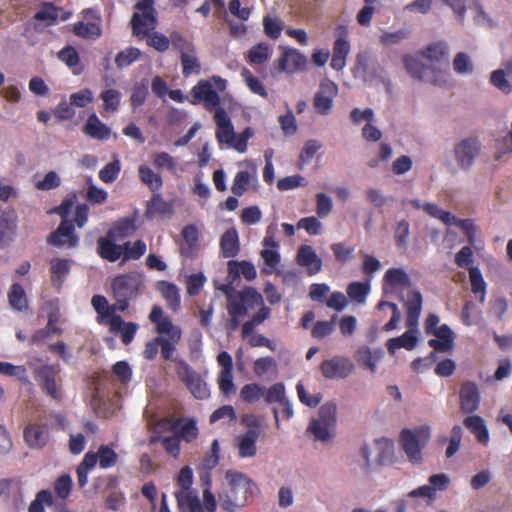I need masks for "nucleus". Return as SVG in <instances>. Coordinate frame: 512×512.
<instances>
[{
    "label": "nucleus",
    "mask_w": 512,
    "mask_h": 512,
    "mask_svg": "<svg viewBox=\"0 0 512 512\" xmlns=\"http://www.w3.org/2000/svg\"><path fill=\"white\" fill-rule=\"evenodd\" d=\"M423 298L419 291L412 290L407 295L405 303L406 326L409 329H415L418 325L419 316L422 310Z\"/></svg>",
    "instance_id": "22"
},
{
    "label": "nucleus",
    "mask_w": 512,
    "mask_h": 512,
    "mask_svg": "<svg viewBox=\"0 0 512 512\" xmlns=\"http://www.w3.org/2000/svg\"><path fill=\"white\" fill-rule=\"evenodd\" d=\"M464 426L475 435L478 442L487 444L489 432L482 417L478 415L468 416L463 421Z\"/></svg>",
    "instance_id": "36"
},
{
    "label": "nucleus",
    "mask_w": 512,
    "mask_h": 512,
    "mask_svg": "<svg viewBox=\"0 0 512 512\" xmlns=\"http://www.w3.org/2000/svg\"><path fill=\"white\" fill-rule=\"evenodd\" d=\"M140 180L153 192L160 190L163 185L161 176L155 173L149 166L140 165L138 169Z\"/></svg>",
    "instance_id": "43"
},
{
    "label": "nucleus",
    "mask_w": 512,
    "mask_h": 512,
    "mask_svg": "<svg viewBox=\"0 0 512 512\" xmlns=\"http://www.w3.org/2000/svg\"><path fill=\"white\" fill-rule=\"evenodd\" d=\"M251 177L247 170L237 172L231 186L232 193L235 196H242L250 185Z\"/></svg>",
    "instance_id": "58"
},
{
    "label": "nucleus",
    "mask_w": 512,
    "mask_h": 512,
    "mask_svg": "<svg viewBox=\"0 0 512 512\" xmlns=\"http://www.w3.org/2000/svg\"><path fill=\"white\" fill-rule=\"evenodd\" d=\"M338 94L337 85L331 80H323L320 83L319 91L313 99V106L317 113L327 115L333 106V100Z\"/></svg>",
    "instance_id": "13"
},
{
    "label": "nucleus",
    "mask_w": 512,
    "mask_h": 512,
    "mask_svg": "<svg viewBox=\"0 0 512 512\" xmlns=\"http://www.w3.org/2000/svg\"><path fill=\"white\" fill-rule=\"evenodd\" d=\"M24 439L32 448H42L48 441V431L40 424H30L24 430Z\"/></svg>",
    "instance_id": "31"
},
{
    "label": "nucleus",
    "mask_w": 512,
    "mask_h": 512,
    "mask_svg": "<svg viewBox=\"0 0 512 512\" xmlns=\"http://www.w3.org/2000/svg\"><path fill=\"white\" fill-rule=\"evenodd\" d=\"M152 162L156 169H167L170 172L176 171V161L167 152H157L152 155Z\"/></svg>",
    "instance_id": "63"
},
{
    "label": "nucleus",
    "mask_w": 512,
    "mask_h": 512,
    "mask_svg": "<svg viewBox=\"0 0 512 512\" xmlns=\"http://www.w3.org/2000/svg\"><path fill=\"white\" fill-rule=\"evenodd\" d=\"M214 121L216 123L215 136L219 144H228L234 138V127L231 119L224 108L216 109L214 113Z\"/></svg>",
    "instance_id": "17"
},
{
    "label": "nucleus",
    "mask_w": 512,
    "mask_h": 512,
    "mask_svg": "<svg viewBox=\"0 0 512 512\" xmlns=\"http://www.w3.org/2000/svg\"><path fill=\"white\" fill-rule=\"evenodd\" d=\"M130 23L133 35L137 36L138 38L146 37V42L149 46L153 47L158 52H165L169 49V37L157 31L149 33L147 30L143 29L144 22L138 12H135L132 15Z\"/></svg>",
    "instance_id": "10"
},
{
    "label": "nucleus",
    "mask_w": 512,
    "mask_h": 512,
    "mask_svg": "<svg viewBox=\"0 0 512 512\" xmlns=\"http://www.w3.org/2000/svg\"><path fill=\"white\" fill-rule=\"evenodd\" d=\"M350 51V44L347 40V32L343 29L333 45V54L330 66L337 71L342 70L346 65V58Z\"/></svg>",
    "instance_id": "24"
},
{
    "label": "nucleus",
    "mask_w": 512,
    "mask_h": 512,
    "mask_svg": "<svg viewBox=\"0 0 512 512\" xmlns=\"http://www.w3.org/2000/svg\"><path fill=\"white\" fill-rule=\"evenodd\" d=\"M158 440L161 441L162 447L167 452V454L171 455L175 459L179 457L181 450L180 439L175 434L163 438H160L158 436H152L150 438V444H154Z\"/></svg>",
    "instance_id": "51"
},
{
    "label": "nucleus",
    "mask_w": 512,
    "mask_h": 512,
    "mask_svg": "<svg viewBox=\"0 0 512 512\" xmlns=\"http://www.w3.org/2000/svg\"><path fill=\"white\" fill-rule=\"evenodd\" d=\"M58 58L73 70L74 74H80L82 68H77L80 62L78 51L73 46H66L58 52Z\"/></svg>",
    "instance_id": "47"
},
{
    "label": "nucleus",
    "mask_w": 512,
    "mask_h": 512,
    "mask_svg": "<svg viewBox=\"0 0 512 512\" xmlns=\"http://www.w3.org/2000/svg\"><path fill=\"white\" fill-rule=\"evenodd\" d=\"M143 285V275L136 271L115 276L111 281L113 298L117 302L118 311L128 309L131 300L136 298Z\"/></svg>",
    "instance_id": "3"
},
{
    "label": "nucleus",
    "mask_w": 512,
    "mask_h": 512,
    "mask_svg": "<svg viewBox=\"0 0 512 512\" xmlns=\"http://www.w3.org/2000/svg\"><path fill=\"white\" fill-rule=\"evenodd\" d=\"M240 274L248 281L254 280L257 276L256 268L251 262L230 260L228 262V277L234 280Z\"/></svg>",
    "instance_id": "34"
},
{
    "label": "nucleus",
    "mask_w": 512,
    "mask_h": 512,
    "mask_svg": "<svg viewBox=\"0 0 512 512\" xmlns=\"http://www.w3.org/2000/svg\"><path fill=\"white\" fill-rule=\"evenodd\" d=\"M346 292L352 301L364 304L370 292V284L368 282H352L347 286Z\"/></svg>",
    "instance_id": "45"
},
{
    "label": "nucleus",
    "mask_w": 512,
    "mask_h": 512,
    "mask_svg": "<svg viewBox=\"0 0 512 512\" xmlns=\"http://www.w3.org/2000/svg\"><path fill=\"white\" fill-rule=\"evenodd\" d=\"M53 505V496L50 490L39 491L30 503L28 512H45V506Z\"/></svg>",
    "instance_id": "56"
},
{
    "label": "nucleus",
    "mask_w": 512,
    "mask_h": 512,
    "mask_svg": "<svg viewBox=\"0 0 512 512\" xmlns=\"http://www.w3.org/2000/svg\"><path fill=\"white\" fill-rule=\"evenodd\" d=\"M83 132L93 139L107 140L110 137L111 129L102 123L95 113H92L88 116Z\"/></svg>",
    "instance_id": "29"
},
{
    "label": "nucleus",
    "mask_w": 512,
    "mask_h": 512,
    "mask_svg": "<svg viewBox=\"0 0 512 512\" xmlns=\"http://www.w3.org/2000/svg\"><path fill=\"white\" fill-rule=\"evenodd\" d=\"M469 277L471 282V290L474 294H481L480 300L484 301L486 293V282L478 267L469 268Z\"/></svg>",
    "instance_id": "57"
},
{
    "label": "nucleus",
    "mask_w": 512,
    "mask_h": 512,
    "mask_svg": "<svg viewBox=\"0 0 512 512\" xmlns=\"http://www.w3.org/2000/svg\"><path fill=\"white\" fill-rule=\"evenodd\" d=\"M263 298L254 288H246L236 294L227 293V311L229 316L244 317L249 308L261 305Z\"/></svg>",
    "instance_id": "7"
},
{
    "label": "nucleus",
    "mask_w": 512,
    "mask_h": 512,
    "mask_svg": "<svg viewBox=\"0 0 512 512\" xmlns=\"http://www.w3.org/2000/svg\"><path fill=\"white\" fill-rule=\"evenodd\" d=\"M227 87V81L220 76L213 75L209 79L199 80L190 91L189 102L192 105L203 104L209 112L216 111L220 106L219 92Z\"/></svg>",
    "instance_id": "2"
},
{
    "label": "nucleus",
    "mask_w": 512,
    "mask_h": 512,
    "mask_svg": "<svg viewBox=\"0 0 512 512\" xmlns=\"http://www.w3.org/2000/svg\"><path fill=\"white\" fill-rule=\"evenodd\" d=\"M146 249V243L143 240H137L132 245L130 242L124 243L122 262L140 259L145 254Z\"/></svg>",
    "instance_id": "50"
},
{
    "label": "nucleus",
    "mask_w": 512,
    "mask_h": 512,
    "mask_svg": "<svg viewBox=\"0 0 512 512\" xmlns=\"http://www.w3.org/2000/svg\"><path fill=\"white\" fill-rule=\"evenodd\" d=\"M384 282L392 287L406 285L409 282L407 274L400 268H390L384 275Z\"/></svg>",
    "instance_id": "64"
},
{
    "label": "nucleus",
    "mask_w": 512,
    "mask_h": 512,
    "mask_svg": "<svg viewBox=\"0 0 512 512\" xmlns=\"http://www.w3.org/2000/svg\"><path fill=\"white\" fill-rule=\"evenodd\" d=\"M306 66V56L293 48H283V53L277 60L278 69L290 74L304 71Z\"/></svg>",
    "instance_id": "15"
},
{
    "label": "nucleus",
    "mask_w": 512,
    "mask_h": 512,
    "mask_svg": "<svg viewBox=\"0 0 512 512\" xmlns=\"http://www.w3.org/2000/svg\"><path fill=\"white\" fill-rule=\"evenodd\" d=\"M320 369L327 379L346 378L354 370V364L349 358L334 356L331 359L324 360Z\"/></svg>",
    "instance_id": "12"
},
{
    "label": "nucleus",
    "mask_w": 512,
    "mask_h": 512,
    "mask_svg": "<svg viewBox=\"0 0 512 512\" xmlns=\"http://www.w3.org/2000/svg\"><path fill=\"white\" fill-rule=\"evenodd\" d=\"M175 372L181 382L195 398L203 400L210 396V390L207 383L185 360L177 361Z\"/></svg>",
    "instance_id": "6"
},
{
    "label": "nucleus",
    "mask_w": 512,
    "mask_h": 512,
    "mask_svg": "<svg viewBox=\"0 0 512 512\" xmlns=\"http://www.w3.org/2000/svg\"><path fill=\"white\" fill-rule=\"evenodd\" d=\"M265 267L262 268L264 274H272L280 263V254L275 249H263L260 253Z\"/></svg>",
    "instance_id": "61"
},
{
    "label": "nucleus",
    "mask_w": 512,
    "mask_h": 512,
    "mask_svg": "<svg viewBox=\"0 0 512 512\" xmlns=\"http://www.w3.org/2000/svg\"><path fill=\"white\" fill-rule=\"evenodd\" d=\"M137 230L136 220L132 217H124L117 220L113 226L107 231L108 236H113L118 240H122L132 236Z\"/></svg>",
    "instance_id": "33"
},
{
    "label": "nucleus",
    "mask_w": 512,
    "mask_h": 512,
    "mask_svg": "<svg viewBox=\"0 0 512 512\" xmlns=\"http://www.w3.org/2000/svg\"><path fill=\"white\" fill-rule=\"evenodd\" d=\"M17 214L13 208H7L0 213V237L10 238L16 228Z\"/></svg>",
    "instance_id": "40"
},
{
    "label": "nucleus",
    "mask_w": 512,
    "mask_h": 512,
    "mask_svg": "<svg viewBox=\"0 0 512 512\" xmlns=\"http://www.w3.org/2000/svg\"><path fill=\"white\" fill-rule=\"evenodd\" d=\"M116 241L118 239L108 236V233L106 236L99 237L97 239V254L99 257L109 262H116L122 258L123 245L116 244Z\"/></svg>",
    "instance_id": "19"
},
{
    "label": "nucleus",
    "mask_w": 512,
    "mask_h": 512,
    "mask_svg": "<svg viewBox=\"0 0 512 512\" xmlns=\"http://www.w3.org/2000/svg\"><path fill=\"white\" fill-rule=\"evenodd\" d=\"M336 414L337 406L335 403L323 404L318 411V416L311 419L307 432L311 433L315 440L321 442L330 440L336 427Z\"/></svg>",
    "instance_id": "4"
},
{
    "label": "nucleus",
    "mask_w": 512,
    "mask_h": 512,
    "mask_svg": "<svg viewBox=\"0 0 512 512\" xmlns=\"http://www.w3.org/2000/svg\"><path fill=\"white\" fill-rule=\"evenodd\" d=\"M171 430L180 440L187 443L193 442L199 434L197 423L192 418L175 419L171 425Z\"/></svg>",
    "instance_id": "23"
},
{
    "label": "nucleus",
    "mask_w": 512,
    "mask_h": 512,
    "mask_svg": "<svg viewBox=\"0 0 512 512\" xmlns=\"http://www.w3.org/2000/svg\"><path fill=\"white\" fill-rule=\"evenodd\" d=\"M481 144L476 137H468L461 140L454 147L455 158L458 166L468 170L480 153Z\"/></svg>",
    "instance_id": "11"
},
{
    "label": "nucleus",
    "mask_w": 512,
    "mask_h": 512,
    "mask_svg": "<svg viewBox=\"0 0 512 512\" xmlns=\"http://www.w3.org/2000/svg\"><path fill=\"white\" fill-rule=\"evenodd\" d=\"M403 63L409 75L414 79L429 82L433 85H440V78L442 77V71L440 69L428 67L411 55H405L403 57Z\"/></svg>",
    "instance_id": "9"
},
{
    "label": "nucleus",
    "mask_w": 512,
    "mask_h": 512,
    "mask_svg": "<svg viewBox=\"0 0 512 512\" xmlns=\"http://www.w3.org/2000/svg\"><path fill=\"white\" fill-rule=\"evenodd\" d=\"M8 301L12 309L22 312L28 309V299L21 284L13 283L8 291Z\"/></svg>",
    "instance_id": "37"
},
{
    "label": "nucleus",
    "mask_w": 512,
    "mask_h": 512,
    "mask_svg": "<svg viewBox=\"0 0 512 512\" xmlns=\"http://www.w3.org/2000/svg\"><path fill=\"white\" fill-rule=\"evenodd\" d=\"M95 454L97 455L99 466L103 469L111 468L117 463L118 455L108 445H101Z\"/></svg>",
    "instance_id": "54"
},
{
    "label": "nucleus",
    "mask_w": 512,
    "mask_h": 512,
    "mask_svg": "<svg viewBox=\"0 0 512 512\" xmlns=\"http://www.w3.org/2000/svg\"><path fill=\"white\" fill-rule=\"evenodd\" d=\"M263 399L266 404H281L286 399L284 384L278 382L271 385L268 389L264 386Z\"/></svg>",
    "instance_id": "53"
},
{
    "label": "nucleus",
    "mask_w": 512,
    "mask_h": 512,
    "mask_svg": "<svg viewBox=\"0 0 512 512\" xmlns=\"http://www.w3.org/2000/svg\"><path fill=\"white\" fill-rule=\"evenodd\" d=\"M219 452V442L217 439H214L211 444L210 452L206 454L201 461L200 470L211 471L215 468L219 463Z\"/></svg>",
    "instance_id": "60"
},
{
    "label": "nucleus",
    "mask_w": 512,
    "mask_h": 512,
    "mask_svg": "<svg viewBox=\"0 0 512 512\" xmlns=\"http://www.w3.org/2000/svg\"><path fill=\"white\" fill-rule=\"evenodd\" d=\"M72 263V260L65 258H52L50 260V278L54 287L61 288L70 273Z\"/></svg>",
    "instance_id": "26"
},
{
    "label": "nucleus",
    "mask_w": 512,
    "mask_h": 512,
    "mask_svg": "<svg viewBox=\"0 0 512 512\" xmlns=\"http://www.w3.org/2000/svg\"><path fill=\"white\" fill-rule=\"evenodd\" d=\"M91 304L97 312L98 322L101 324L108 325V320L118 315L116 314V311H118L117 302L109 305L107 299L102 295H94L91 299Z\"/></svg>",
    "instance_id": "28"
},
{
    "label": "nucleus",
    "mask_w": 512,
    "mask_h": 512,
    "mask_svg": "<svg viewBox=\"0 0 512 512\" xmlns=\"http://www.w3.org/2000/svg\"><path fill=\"white\" fill-rule=\"evenodd\" d=\"M141 56L140 49L136 47H128L120 51L115 57V64L117 68L123 69L130 66L133 62L138 60Z\"/></svg>",
    "instance_id": "55"
},
{
    "label": "nucleus",
    "mask_w": 512,
    "mask_h": 512,
    "mask_svg": "<svg viewBox=\"0 0 512 512\" xmlns=\"http://www.w3.org/2000/svg\"><path fill=\"white\" fill-rule=\"evenodd\" d=\"M241 75L247 85V87L250 89V91L254 94H257L263 98H267L268 93L264 87V85L261 83V81L255 77L252 72L244 68L241 72Z\"/></svg>",
    "instance_id": "59"
},
{
    "label": "nucleus",
    "mask_w": 512,
    "mask_h": 512,
    "mask_svg": "<svg viewBox=\"0 0 512 512\" xmlns=\"http://www.w3.org/2000/svg\"><path fill=\"white\" fill-rule=\"evenodd\" d=\"M298 265L305 267L309 275H315L322 269V260L310 245H301L296 254Z\"/></svg>",
    "instance_id": "20"
},
{
    "label": "nucleus",
    "mask_w": 512,
    "mask_h": 512,
    "mask_svg": "<svg viewBox=\"0 0 512 512\" xmlns=\"http://www.w3.org/2000/svg\"><path fill=\"white\" fill-rule=\"evenodd\" d=\"M430 438V427L421 426L414 430L403 429L399 436V442L410 462L419 464L422 462V448Z\"/></svg>",
    "instance_id": "5"
},
{
    "label": "nucleus",
    "mask_w": 512,
    "mask_h": 512,
    "mask_svg": "<svg viewBox=\"0 0 512 512\" xmlns=\"http://www.w3.org/2000/svg\"><path fill=\"white\" fill-rule=\"evenodd\" d=\"M109 330L113 334L120 333L121 340L125 345L130 344L138 330V325L134 322H125L120 315L114 316L108 320Z\"/></svg>",
    "instance_id": "25"
},
{
    "label": "nucleus",
    "mask_w": 512,
    "mask_h": 512,
    "mask_svg": "<svg viewBox=\"0 0 512 512\" xmlns=\"http://www.w3.org/2000/svg\"><path fill=\"white\" fill-rule=\"evenodd\" d=\"M261 435L254 432H244L236 437L238 457L241 459L252 458L257 454L256 443Z\"/></svg>",
    "instance_id": "27"
},
{
    "label": "nucleus",
    "mask_w": 512,
    "mask_h": 512,
    "mask_svg": "<svg viewBox=\"0 0 512 512\" xmlns=\"http://www.w3.org/2000/svg\"><path fill=\"white\" fill-rule=\"evenodd\" d=\"M72 32L84 39H97L101 36L102 30L99 24L94 22L79 21L73 24Z\"/></svg>",
    "instance_id": "41"
},
{
    "label": "nucleus",
    "mask_w": 512,
    "mask_h": 512,
    "mask_svg": "<svg viewBox=\"0 0 512 512\" xmlns=\"http://www.w3.org/2000/svg\"><path fill=\"white\" fill-rule=\"evenodd\" d=\"M74 231L75 227L72 221L62 220L58 228L48 236L47 242L57 247L74 248L79 243V238Z\"/></svg>",
    "instance_id": "14"
},
{
    "label": "nucleus",
    "mask_w": 512,
    "mask_h": 512,
    "mask_svg": "<svg viewBox=\"0 0 512 512\" xmlns=\"http://www.w3.org/2000/svg\"><path fill=\"white\" fill-rule=\"evenodd\" d=\"M227 486L219 494L221 507L227 512L243 508L253 496L254 481L243 472L229 469L225 473Z\"/></svg>",
    "instance_id": "1"
},
{
    "label": "nucleus",
    "mask_w": 512,
    "mask_h": 512,
    "mask_svg": "<svg viewBox=\"0 0 512 512\" xmlns=\"http://www.w3.org/2000/svg\"><path fill=\"white\" fill-rule=\"evenodd\" d=\"M422 55L431 62L441 64L442 62L448 67V46L444 42H436L428 45Z\"/></svg>",
    "instance_id": "39"
},
{
    "label": "nucleus",
    "mask_w": 512,
    "mask_h": 512,
    "mask_svg": "<svg viewBox=\"0 0 512 512\" xmlns=\"http://www.w3.org/2000/svg\"><path fill=\"white\" fill-rule=\"evenodd\" d=\"M60 368L57 365H41L34 371V376L41 389L52 399L60 401L62 399L60 381Z\"/></svg>",
    "instance_id": "8"
},
{
    "label": "nucleus",
    "mask_w": 512,
    "mask_h": 512,
    "mask_svg": "<svg viewBox=\"0 0 512 512\" xmlns=\"http://www.w3.org/2000/svg\"><path fill=\"white\" fill-rule=\"evenodd\" d=\"M220 250L224 258H233L239 253V237L235 228H230L222 234L220 238Z\"/></svg>",
    "instance_id": "30"
},
{
    "label": "nucleus",
    "mask_w": 512,
    "mask_h": 512,
    "mask_svg": "<svg viewBox=\"0 0 512 512\" xmlns=\"http://www.w3.org/2000/svg\"><path fill=\"white\" fill-rule=\"evenodd\" d=\"M158 291L167 302L168 308L176 311L180 307V294L178 287L168 281H160L158 283Z\"/></svg>",
    "instance_id": "38"
},
{
    "label": "nucleus",
    "mask_w": 512,
    "mask_h": 512,
    "mask_svg": "<svg viewBox=\"0 0 512 512\" xmlns=\"http://www.w3.org/2000/svg\"><path fill=\"white\" fill-rule=\"evenodd\" d=\"M97 464V455L95 452H87L82 460V462L78 465L76 473L78 484L80 487H84L88 482V472L93 469Z\"/></svg>",
    "instance_id": "42"
},
{
    "label": "nucleus",
    "mask_w": 512,
    "mask_h": 512,
    "mask_svg": "<svg viewBox=\"0 0 512 512\" xmlns=\"http://www.w3.org/2000/svg\"><path fill=\"white\" fill-rule=\"evenodd\" d=\"M431 335H434L435 339H430L428 345L436 352L445 353L453 348L454 344V332L447 324H442L435 330Z\"/></svg>",
    "instance_id": "21"
},
{
    "label": "nucleus",
    "mask_w": 512,
    "mask_h": 512,
    "mask_svg": "<svg viewBox=\"0 0 512 512\" xmlns=\"http://www.w3.org/2000/svg\"><path fill=\"white\" fill-rule=\"evenodd\" d=\"M100 99L103 101V112L114 113L119 108L121 93L117 89H106L101 92Z\"/></svg>",
    "instance_id": "48"
},
{
    "label": "nucleus",
    "mask_w": 512,
    "mask_h": 512,
    "mask_svg": "<svg viewBox=\"0 0 512 512\" xmlns=\"http://www.w3.org/2000/svg\"><path fill=\"white\" fill-rule=\"evenodd\" d=\"M264 386L259 383L245 384L240 390V399L248 404L258 402L263 398Z\"/></svg>",
    "instance_id": "46"
},
{
    "label": "nucleus",
    "mask_w": 512,
    "mask_h": 512,
    "mask_svg": "<svg viewBox=\"0 0 512 512\" xmlns=\"http://www.w3.org/2000/svg\"><path fill=\"white\" fill-rule=\"evenodd\" d=\"M337 315H333L329 321H317L311 331L315 339H323L335 330Z\"/></svg>",
    "instance_id": "62"
},
{
    "label": "nucleus",
    "mask_w": 512,
    "mask_h": 512,
    "mask_svg": "<svg viewBox=\"0 0 512 512\" xmlns=\"http://www.w3.org/2000/svg\"><path fill=\"white\" fill-rule=\"evenodd\" d=\"M460 408L463 413H473L480 404V393L474 382H464L459 391Z\"/></svg>",
    "instance_id": "18"
},
{
    "label": "nucleus",
    "mask_w": 512,
    "mask_h": 512,
    "mask_svg": "<svg viewBox=\"0 0 512 512\" xmlns=\"http://www.w3.org/2000/svg\"><path fill=\"white\" fill-rule=\"evenodd\" d=\"M418 338L415 335L413 329H409L404 332L401 336L391 338L387 341L386 347L389 353L394 354L396 350L405 348L406 350H412L416 347Z\"/></svg>",
    "instance_id": "35"
},
{
    "label": "nucleus",
    "mask_w": 512,
    "mask_h": 512,
    "mask_svg": "<svg viewBox=\"0 0 512 512\" xmlns=\"http://www.w3.org/2000/svg\"><path fill=\"white\" fill-rule=\"evenodd\" d=\"M180 62L182 65V74L189 77L192 74H200L201 64L198 58L191 52H183L180 54Z\"/></svg>",
    "instance_id": "49"
},
{
    "label": "nucleus",
    "mask_w": 512,
    "mask_h": 512,
    "mask_svg": "<svg viewBox=\"0 0 512 512\" xmlns=\"http://www.w3.org/2000/svg\"><path fill=\"white\" fill-rule=\"evenodd\" d=\"M34 19L44 23L46 26L54 25L58 19V9L54 4L46 3L35 13Z\"/></svg>",
    "instance_id": "52"
},
{
    "label": "nucleus",
    "mask_w": 512,
    "mask_h": 512,
    "mask_svg": "<svg viewBox=\"0 0 512 512\" xmlns=\"http://www.w3.org/2000/svg\"><path fill=\"white\" fill-rule=\"evenodd\" d=\"M149 320L156 325V332L159 334H166L168 338L174 341H180L182 331L180 327L173 325L171 319L163 315V310L160 306L154 305L149 314Z\"/></svg>",
    "instance_id": "16"
},
{
    "label": "nucleus",
    "mask_w": 512,
    "mask_h": 512,
    "mask_svg": "<svg viewBox=\"0 0 512 512\" xmlns=\"http://www.w3.org/2000/svg\"><path fill=\"white\" fill-rule=\"evenodd\" d=\"M178 507L183 512H205L203 505L195 491L175 492Z\"/></svg>",
    "instance_id": "32"
},
{
    "label": "nucleus",
    "mask_w": 512,
    "mask_h": 512,
    "mask_svg": "<svg viewBox=\"0 0 512 512\" xmlns=\"http://www.w3.org/2000/svg\"><path fill=\"white\" fill-rule=\"evenodd\" d=\"M272 54L271 47L264 43H258L248 51L247 60L250 64H263Z\"/></svg>",
    "instance_id": "44"
}]
</instances>
